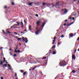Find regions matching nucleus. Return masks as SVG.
<instances>
[{"label": "nucleus", "mask_w": 79, "mask_h": 79, "mask_svg": "<svg viewBox=\"0 0 79 79\" xmlns=\"http://www.w3.org/2000/svg\"><path fill=\"white\" fill-rule=\"evenodd\" d=\"M45 23H44L43 24L42 26H41V27L40 28V29H39L38 30H37V31L35 32V34H36V35H37V34H39V32L40 31V29L41 30V31H42V29H43V28L44 27V26H45Z\"/></svg>", "instance_id": "f257e3e1"}, {"label": "nucleus", "mask_w": 79, "mask_h": 79, "mask_svg": "<svg viewBox=\"0 0 79 79\" xmlns=\"http://www.w3.org/2000/svg\"><path fill=\"white\" fill-rule=\"evenodd\" d=\"M59 64L60 66H64L66 64V61L64 60L62 62H60L59 63Z\"/></svg>", "instance_id": "f03ea898"}, {"label": "nucleus", "mask_w": 79, "mask_h": 79, "mask_svg": "<svg viewBox=\"0 0 79 79\" xmlns=\"http://www.w3.org/2000/svg\"><path fill=\"white\" fill-rule=\"evenodd\" d=\"M41 21L40 19L39 21L37 22V24L38 26H39L40 25V24L41 23Z\"/></svg>", "instance_id": "7ed1b4c3"}, {"label": "nucleus", "mask_w": 79, "mask_h": 79, "mask_svg": "<svg viewBox=\"0 0 79 79\" xmlns=\"http://www.w3.org/2000/svg\"><path fill=\"white\" fill-rule=\"evenodd\" d=\"M62 11H64V13L63 15H64L65 14H66V13H67L68 12V10H67L66 9H63L62 10Z\"/></svg>", "instance_id": "20e7f679"}, {"label": "nucleus", "mask_w": 79, "mask_h": 79, "mask_svg": "<svg viewBox=\"0 0 79 79\" xmlns=\"http://www.w3.org/2000/svg\"><path fill=\"white\" fill-rule=\"evenodd\" d=\"M25 41L26 43H27L28 42V40H27V38H25V40H23V42Z\"/></svg>", "instance_id": "39448f33"}, {"label": "nucleus", "mask_w": 79, "mask_h": 79, "mask_svg": "<svg viewBox=\"0 0 79 79\" xmlns=\"http://www.w3.org/2000/svg\"><path fill=\"white\" fill-rule=\"evenodd\" d=\"M69 35L70 37H73L74 35H76V33H75L74 35H73V33H70L69 34Z\"/></svg>", "instance_id": "423d86ee"}, {"label": "nucleus", "mask_w": 79, "mask_h": 79, "mask_svg": "<svg viewBox=\"0 0 79 79\" xmlns=\"http://www.w3.org/2000/svg\"><path fill=\"white\" fill-rule=\"evenodd\" d=\"M76 58H75V55H72V59L73 60H75Z\"/></svg>", "instance_id": "0eeeda50"}, {"label": "nucleus", "mask_w": 79, "mask_h": 79, "mask_svg": "<svg viewBox=\"0 0 79 79\" xmlns=\"http://www.w3.org/2000/svg\"><path fill=\"white\" fill-rule=\"evenodd\" d=\"M18 52H20V51L19 50H17V51H16V50H15V53H18Z\"/></svg>", "instance_id": "6e6552de"}, {"label": "nucleus", "mask_w": 79, "mask_h": 79, "mask_svg": "<svg viewBox=\"0 0 79 79\" xmlns=\"http://www.w3.org/2000/svg\"><path fill=\"white\" fill-rule=\"evenodd\" d=\"M74 23V22H73L70 24H69L68 25H67V26H70V25H71V24H73V23Z\"/></svg>", "instance_id": "1a4fd4ad"}, {"label": "nucleus", "mask_w": 79, "mask_h": 79, "mask_svg": "<svg viewBox=\"0 0 79 79\" xmlns=\"http://www.w3.org/2000/svg\"><path fill=\"white\" fill-rule=\"evenodd\" d=\"M16 23H17V24H15V25H16V26H19V25L20 24H19V23L18 22H16Z\"/></svg>", "instance_id": "9d476101"}, {"label": "nucleus", "mask_w": 79, "mask_h": 79, "mask_svg": "<svg viewBox=\"0 0 79 79\" xmlns=\"http://www.w3.org/2000/svg\"><path fill=\"white\" fill-rule=\"evenodd\" d=\"M32 3H33L32 2L30 3L29 4H28V5H32Z\"/></svg>", "instance_id": "9b49d317"}, {"label": "nucleus", "mask_w": 79, "mask_h": 79, "mask_svg": "<svg viewBox=\"0 0 79 79\" xmlns=\"http://www.w3.org/2000/svg\"><path fill=\"white\" fill-rule=\"evenodd\" d=\"M4 66H5V67H7V64H4Z\"/></svg>", "instance_id": "f8f14e48"}, {"label": "nucleus", "mask_w": 79, "mask_h": 79, "mask_svg": "<svg viewBox=\"0 0 79 79\" xmlns=\"http://www.w3.org/2000/svg\"><path fill=\"white\" fill-rule=\"evenodd\" d=\"M56 40H53V42H52V44H55V41H56Z\"/></svg>", "instance_id": "ddd939ff"}, {"label": "nucleus", "mask_w": 79, "mask_h": 79, "mask_svg": "<svg viewBox=\"0 0 79 79\" xmlns=\"http://www.w3.org/2000/svg\"><path fill=\"white\" fill-rule=\"evenodd\" d=\"M2 64H3V62H2V61H1L0 62V65H2Z\"/></svg>", "instance_id": "4468645a"}, {"label": "nucleus", "mask_w": 79, "mask_h": 79, "mask_svg": "<svg viewBox=\"0 0 79 79\" xmlns=\"http://www.w3.org/2000/svg\"><path fill=\"white\" fill-rule=\"evenodd\" d=\"M76 71H74V70L72 71V73H76Z\"/></svg>", "instance_id": "2eb2a0df"}, {"label": "nucleus", "mask_w": 79, "mask_h": 79, "mask_svg": "<svg viewBox=\"0 0 79 79\" xmlns=\"http://www.w3.org/2000/svg\"><path fill=\"white\" fill-rule=\"evenodd\" d=\"M69 19H72V16H70L69 17Z\"/></svg>", "instance_id": "dca6fc26"}, {"label": "nucleus", "mask_w": 79, "mask_h": 79, "mask_svg": "<svg viewBox=\"0 0 79 79\" xmlns=\"http://www.w3.org/2000/svg\"><path fill=\"white\" fill-rule=\"evenodd\" d=\"M17 56V55H16V54H14L13 55V56H14V57H15V56Z\"/></svg>", "instance_id": "f3484780"}, {"label": "nucleus", "mask_w": 79, "mask_h": 79, "mask_svg": "<svg viewBox=\"0 0 79 79\" xmlns=\"http://www.w3.org/2000/svg\"><path fill=\"white\" fill-rule=\"evenodd\" d=\"M56 52L55 51H54L53 52V54H56Z\"/></svg>", "instance_id": "a211bd4d"}, {"label": "nucleus", "mask_w": 79, "mask_h": 79, "mask_svg": "<svg viewBox=\"0 0 79 79\" xmlns=\"http://www.w3.org/2000/svg\"><path fill=\"white\" fill-rule=\"evenodd\" d=\"M20 72H21V73H23L24 72V70H20Z\"/></svg>", "instance_id": "6ab92c4d"}, {"label": "nucleus", "mask_w": 79, "mask_h": 79, "mask_svg": "<svg viewBox=\"0 0 79 79\" xmlns=\"http://www.w3.org/2000/svg\"><path fill=\"white\" fill-rule=\"evenodd\" d=\"M31 26H30L29 27V29L31 31Z\"/></svg>", "instance_id": "aec40b11"}, {"label": "nucleus", "mask_w": 79, "mask_h": 79, "mask_svg": "<svg viewBox=\"0 0 79 79\" xmlns=\"http://www.w3.org/2000/svg\"><path fill=\"white\" fill-rule=\"evenodd\" d=\"M59 3V2L58 3H56V6H58V4Z\"/></svg>", "instance_id": "412c9836"}, {"label": "nucleus", "mask_w": 79, "mask_h": 79, "mask_svg": "<svg viewBox=\"0 0 79 79\" xmlns=\"http://www.w3.org/2000/svg\"><path fill=\"white\" fill-rule=\"evenodd\" d=\"M46 58H47V57H45L42 59V60H44V59H46Z\"/></svg>", "instance_id": "4be33fe9"}, {"label": "nucleus", "mask_w": 79, "mask_h": 79, "mask_svg": "<svg viewBox=\"0 0 79 79\" xmlns=\"http://www.w3.org/2000/svg\"><path fill=\"white\" fill-rule=\"evenodd\" d=\"M17 76V73H15V77H16Z\"/></svg>", "instance_id": "5701e85b"}, {"label": "nucleus", "mask_w": 79, "mask_h": 79, "mask_svg": "<svg viewBox=\"0 0 79 79\" xmlns=\"http://www.w3.org/2000/svg\"><path fill=\"white\" fill-rule=\"evenodd\" d=\"M61 37L63 38V37H64V36L63 35H62L61 36Z\"/></svg>", "instance_id": "b1692460"}, {"label": "nucleus", "mask_w": 79, "mask_h": 79, "mask_svg": "<svg viewBox=\"0 0 79 79\" xmlns=\"http://www.w3.org/2000/svg\"><path fill=\"white\" fill-rule=\"evenodd\" d=\"M60 44H61L60 43H58L57 46H59V45H60Z\"/></svg>", "instance_id": "393cba45"}, {"label": "nucleus", "mask_w": 79, "mask_h": 79, "mask_svg": "<svg viewBox=\"0 0 79 79\" xmlns=\"http://www.w3.org/2000/svg\"><path fill=\"white\" fill-rule=\"evenodd\" d=\"M46 4V3H43V5H45V4Z\"/></svg>", "instance_id": "a878e982"}, {"label": "nucleus", "mask_w": 79, "mask_h": 79, "mask_svg": "<svg viewBox=\"0 0 79 79\" xmlns=\"http://www.w3.org/2000/svg\"><path fill=\"white\" fill-rule=\"evenodd\" d=\"M55 48V46H53L52 47V48Z\"/></svg>", "instance_id": "bb28decb"}, {"label": "nucleus", "mask_w": 79, "mask_h": 79, "mask_svg": "<svg viewBox=\"0 0 79 79\" xmlns=\"http://www.w3.org/2000/svg\"><path fill=\"white\" fill-rule=\"evenodd\" d=\"M21 23L22 24H21V25H22V26H23V25H24V24H23V23L22 22H21Z\"/></svg>", "instance_id": "cd10ccee"}, {"label": "nucleus", "mask_w": 79, "mask_h": 79, "mask_svg": "<svg viewBox=\"0 0 79 79\" xmlns=\"http://www.w3.org/2000/svg\"><path fill=\"white\" fill-rule=\"evenodd\" d=\"M9 68H10V70H12L13 69H11V68H12L11 67H10Z\"/></svg>", "instance_id": "c85d7f7f"}, {"label": "nucleus", "mask_w": 79, "mask_h": 79, "mask_svg": "<svg viewBox=\"0 0 79 79\" xmlns=\"http://www.w3.org/2000/svg\"><path fill=\"white\" fill-rule=\"evenodd\" d=\"M26 74V72H25L23 73V75H25Z\"/></svg>", "instance_id": "c756f323"}, {"label": "nucleus", "mask_w": 79, "mask_h": 79, "mask_svg": "<svg viewBox=\"0 0 79 79\" xmlns=\"http://www.w3.org/2000/svg\"><path fill=\"white\" fill-rule=\"evenodd\" d=\"M7 33H8V34H11V32H10L9 31H7Z\"/></svg>", "instance_id": "7c9ffc66"}, {"label": "nucleus", "mask_w": 79, "mask_h": 79, "mask_svg": "<svg viewBox=\"0 0 79 79\" xmlns=\"http://www.w3.org/2000/svg\"><path fill=\"white\" fill-rule=\"evenodd\" d=\"M35 16H36V17H38V16H39V15L37 14H36L35 15Z\"/></svg>", "instance_id": "2f4dec72"}, {"label": "nucleus", "mask_w": 79, "mask_h": 79, "mask_svg": "<svg viewBox=\"0 0 79 79\" xmlns=\"http://www.w3.org/2000/svg\"><path fill=\"white\" fill-rule=\"evenodd\" d=\"M35 68H36V67H34L33 69H35Z\"/></svg>", "instance_id": "473e14b6"}, {"label": "nucleus", "mask_w": 79, "mask_h": 79, "mask_svg": "<svg viewBox=\"0 0 79 79\" xmlns=\"http://www.w3.org/2000/svg\"><path fill=\"white\" fill-rule=\"evenodd\" d=\"M54 40H56V37H54Z\"/></svg>", "instance_id": "72a5a7b5"}, {"label": "nucleus", "mask_w": 79, "mask_h": 79, "mask_svg": "<svg viewBox=\"0 0 79 79\" xmlns=\"http://www.w3.org/2000/svg\"><path fill=\"white\" fill-rule=\"evenodd\" d=\"M18 40H21V38H19L18 39Z\"/></svg>", "instance_id": "f704fd0d"}, {"label": "nucleus", "mask_w": 79, "mask_h": 79, "mask_svg": "<svg viewBox=\"0 0 79 79\" xmlns=\"http://www.w3.org/2000/svg\"><path fill=\"white\" fill-rule=\"evenodd\" d=\"M10 55H12V53H11V52H10Z\"/></svg>", "instance_id": "c9c22d12"}, {"label": "nucleus", "mask_w": 79, "mask_h": 79, "mask_svg": "<svg viewBox=\"0 0 79 79\" xmlns=\"http://www.w3.org/2000/svg\"><path fill=\"white\" fill-rule=\"evenodd\" d=\"M22 39H23V40H24L25 39V38H23Z\"/></svg>", "instance_id": "e433bc0d"}, {"label": "nucleus", "mask_w": 79, "mask_h": 79, "mask_svg": "<svg viewBox=\"0 0 79 79\" xmlns=\"http://www.w3.org/2000/svg\"><path fill=\"white\" fill-rule=\"evenodd\" d=\"M66 25V23H64V26H65Z\"/></svg>", "instance_id": "4c0bfd02"}, {"label": "nucleus", "mask_w": 79, "mask_h": 79, "mask_svg": "<svg viewBox=\"0 0 79 79\" xmlns=\"http://www.w3.org/2000/svg\"><path fill=\"white\" fill-rule=\"evenodd\" d=\"M14 2H12V5H14Z\"/></svg>", "instance_id": "58836bf2"}, {"label": "nucleus", "mask_w": 79, "mask_h": 79, "mask_svg": "<svg viewBox=\"0 0 79 79\" xmlns=\"http://www.w3.org/2000/svg\"><path fill=\"white\" fill-rule=\"evenodd\" d=\"M14 34H18V33H16V32H15L14 33Z\"/></svg>", "instance_id": "ea45409f"}, {"label": "nucleus", "mask_w": 79, "mask_h": 79, "mask_svg": "<svg viewBox=\"0 0 79 79\" xmlns=\"http://www.w3.org/2000/svg\"><path fill=\"white\" fill-rule=\"evenodd\" d=\"M8 66L9 67V68H10V65L9 64H8Z\"/></svg>", "instance_id": "a19ab883"}, {"label": "nucleus", "mask_w": 79, "mask_h": 79, "mask_svg": "<svg viewBox=\"0 0 79 79\" xmlns=\"http://www.w3.org/2000/svg\"><path fill=\"white\" fill-rule=\"evenodd\" d=\"M50 5H53V3L50 4Z\"/></svg>", "instance_id": "79ce46f5"}, {"label": "nucleus", "mask_w": 79, "mask_h": 79, "mask_svg": "<svg viewBox=\"0 0 79 79\" xmlns=\"http://www.w3.org/2000/svg\"><path fill=\"white\" fill-rule=\"evenodd\" d=\"M72 19L73 20H74V17H73Z\"/></svg>", "instance_id": "37998d69"}, {"label": "nucleus", "mask_w": 79, "mask_h": 79, "mask_svg": "<svg viewBox=\"0 0 79 79\" xmlns=\"http://www.w3.org/2000/svg\"><path fill=\"white\" fill-rule=\"evenodd\" d=\"M77 40H79V37L77 38Z\"/></svg>", "instance_id": "c03bdc74"}, {"label": "nucleus", "mask_w": 79, "mask_h": 79, "mask_svg": "<svg viewBox=\"0 0 79 79\" xmlns=\"http://www.w3.org/2000/svg\"><path fill=\"white\" fill-rule=\"evenodd\" d=\"M76 49H75L74 53H76Z\"/></svg>", "instance_id": "a18cd8bd"}, {"label": "nucleus", "mask_w": 79, "mask_h": 79, "mask_svg": "<svg viewBox=\"0 0 79 79\" xmlns=\"http://www.w3.org/2000/svg\"><path fill=\"white\" fill-rule=\"evenodd\" d=\"M1 79H3V78L2 77H1Z\"/></svg>", "instance_id": "49530a36"}, {"label": "nucleus", "mask_w": 79, "mask_h": 79, "mask_svg": "<svg viewBox=\"0 0 79 79\" xmlns=\"http://www.w3.org/2000/svg\"><path fill=\"white\" fill-rule=\"evenodd\" d=\"M78 3H77V4L78 5V4H79V0H78Z\"/></svg>", "instance_id": "de8ad7c7"}, {"label": "nucleus", "mask_w": 79, "mask_h": 79, "mask_svg": "<svg viewBox=\"0 0 79 79\" xmlns=\"http://www.w3.org/2000/svg\"><path fill=\"white\" fill-rule=\"evenodd\" d=\"M64 21H68V20H64Z\"/></svg>", "instance_id": "09e8293b"}, {"label": "nucleus", "mask_w": 79, "mask_h": 79, "mask_svg": "<svg viewBox=\"0 0 79 79\" xmlns=\"http://www.w3.org/2000/svg\"><path fill=\"white\" fill-rule=\"evenodd\" d=\"M3 48L2 47H1V48H0V49H2V48Z\"/></svg>", "instance_id": "8fccbe9b"}, {"label": "nucleus", "mask_w": 79, "mask_h": 79, "mask_svg": "<svg viewBox=\"0 0 79 79\" xmlns=\"http://www.w3.org/2000/svg\"><path fill=\"white\" fill-rule=\"evenodd\" d=\"M6 6H5V7H4V8H6Z\"/></svg>", "instance_id": "3c124183"}, {"label": "nucleus", "mask_w": 79, "mask_h": 79, "mask_svg": "<svg viewBox=\"0 0 79 79\" xmlns=\"http://www.w3.org/2000/svg\"><path fill=\"white\" fill-rule=\"evenodd\" d=\"M10 50H11V51H12V50L11 49V48L10 49Z\"/></svg>", "instance_id": "603ef678"}, {"label": "nucleus", "mask_w": 79, "mask_h": 79, "mask_svg": "<svg viewBox=\"0 0 79 79\" xmlns=\"http://www.w3.org/2000/svg\"><path fill=\"white\" fill-rule=\"evenodd\" d=\"M23 33H24V32H21V34H23Z\"/></svg>", "instance_id": "864d4df0"}, {"label": "nucleus", "mask_w": 79, "mask_h": 79, "mask_svg": "<svg viewBox=\"0 0 79 79\" xmlns=\"http://www.w3.org/2000/svg\"><path fill=\"white\" fill-rule=\"evenodd\" d=\"M23 25H22L21 26L22 27H23Z\"/></svg>", "instance_id": "5fc2aeb1"}, {"label": "nucleus", "mask_w": 79, "mask_h": 79, "mask_svg": "<svg viewBox=\"0 0 79 79\" xmlns=\"http://www.w3.org/2000/svg\"><path fill=\"white\" fill-rule=\"evenodd\" d=\"M5 60H3V62L4 63V62H5Z\"/></svg>", "instance_id": "6e6d98bb"}, {"label": "nucleus", "mask_w": 79, "mask_h": 79, "mask_svg": "<svg viewBox=\"0 0 79 79\" xmlns=\"http://www.w3.org/2000/svg\"><path fill=\"white\" fill-rule=\"evenodd\" d=\"M38 29V28H36V30H37Z\"/></svg>", "instance_id": "4d7b16f0"}, {"label": "nucleus", "mask_w": 79, "mask_h": 79, "mask_svg": "<svg viewBox=\"0 0 79 79\" xmlns=\"http://www.w3.org/2000/svg\"><path fill=\"white\" fill-rule=\"evenodd\" d=\"M25 31H27V30L26 29L25 30Z\"/></svg>", "instance_id": "13d9d810"}, {"label": "nucleus", "mask_w": 79, "mask_h": 79, "mask_svg": "<svg viewBox=\"0 0 79 79\" xmlns=\"http://www.w3.org/2000/svg\"><path fill=\"white\" fill-rule=\"evenodd\" d=\"M76 0H74V2H76Z\"/></svg>", "instance_id": "bf43d9fd"}, {"label": "nucleus", "mask_w": 79, "mask_h": 79, "mask_svg": "<svg viewBox=\"0 0 79 79\" xmlns=\"http://www.w3.org/2000/svg\"><path fill=\"white\" fill-rule=\"evenodd\" d=\"M4 60H5V57H4Z\"/></svg>", "instance_id": "052dcab7"}, {"label": "nucleus", "mask_w": 79, "mask_h": 79, "mask_svg": "<svg viewBox=\"0 0 79 79\" xmlns=\"http://www.w3.org/2000/svg\"><path fill=\"white\" fill-rule=\"evenodd\" d=\"M24 23H26V21H25V20H24Z\"/></svg>", "instance_id": "680f3d73"}, {"label": "nucleus", "mask_w": 79, "mask_h": 79, "mask_svg": "<svg viewBox=\"0 0 79 79\" xmlns=\"http://www.w3.org/2000/svg\"><path fill=\"white\" fill-rule=\"evenodd\" d=\"M77 51H79V48L78 49V50H77Z\"/></svg>", "instance_id": "e2e57ef3"}, {"label": "nucleus", "mask_w": 79, "mask_h": 79, "mask_svg": "<svg viewBox=\"0 0 79 79\" xmlns=\"http://www.w3.org/2000/svg\"><path fill=\"white\" fill-rule=\"evenodd\" d=\"M19 45H21V43H19Z\"/></svg>", "instance_id": "0e129e2a"}, {"label": "nucleus", "mask_w": 79, "mask_h": 79, "mask_svg": "<svg viewBox=\"0 0 79 79\" xmlns=\"http://www.w3.org/2000/svg\"><path fill=\"white\" fill-rule=\"evenodd\" d=\"M18 37V36H17L16 37H15V38H17Z\"/></svg>", "instance_id": "69168bd1"}, {"label": "nucleus", "mask_w": 79, "mask_h": 79, "mask_svg": "<svg viewBox=\"0 0 79 79\" xmlns=\"http://www.w3.org/2000/svg\"><path fill=\"white\" fill-rule=\"evenodd\" d=\"M52 52V51L50 50V53H51L50 52Z\"/></svg>", "instance_id": "338daca9"}, {"label": "nucleus", "mask_w": 79, "mask_h": 79, "mask_svg": "<svg viewBox=\"0 0 79 79\" xmlns=\"http://www.w3.org/2000/svg\"><path fill=\"white\" fill-rule=\"evenodd\" d=\"M6 63H8V62H6Z\"/></svg>", "instance_id": "774afa93"}]
</instances>
